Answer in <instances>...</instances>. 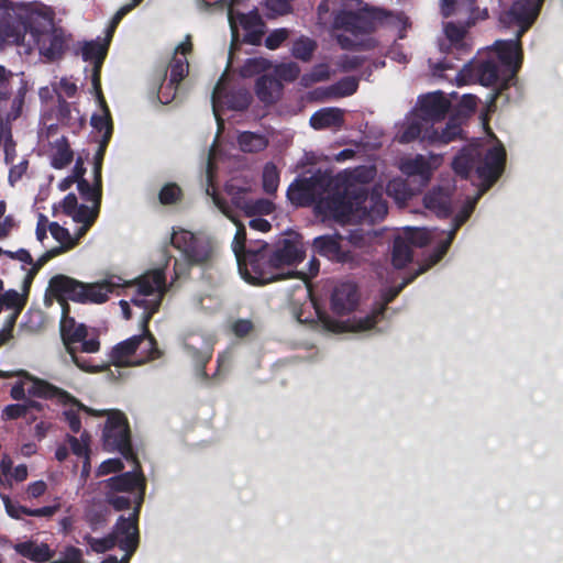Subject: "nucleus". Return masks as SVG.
Listing matches in <instances>:
<instances>
[{
	"instance_id": "nucleus-63",
	"label": "nucleus",
	"mask_w": 563,
	"mask_h": 563,
	"mask_svg": "<svg viewBox=\"0 0 563 563\" xmlns=\"http://www.w3.org/2000/svg\"><path fill=\"white\" fill-rule=\"evenodd\" d=\"M124 468V465L121 460L119 459H110L108 461H104L98 468V476H104L110 473H117Z\"/></svg>"
},
{
	"instance_id": "nucleus-46",
	"label": "nucleus",
	"mask_w": 563,
	"mask_h": 563,
	"mask_svg": "<svg viewBox=\"0 0 563 563\" xmlns=\"http://www.w3.org/2000/svg\"><path fill=\"white\" fill-rule=\"evenodd\" d=\"M389 32L396 31L397 38L402 40L406 37V32L411 27L409 18L404 12L389 11Z\"/></svg>"
},
{
	"instance_id": "nucleus-19",
	"label": "nucleus",
	"mask_w": 563,
	"mask_h": 563,
	"mask_svg": "<svg viewBox=\"0 0 563 563\" xmlns=\"http://www.w3.org/2000/svg\"><path fill=\"white\" fill-rule=\"evenodd\" d=\"M139 516L134 517V511L129 518L121 516L111 534L115 536V542L121 550L125 551V559L129 560L139 544Z\"/></svg>"
},
{
	"instance_id": "nucleus-8",
	"label": "nucleus",
	"mask_w": 563,
	"mask_h": 563,
	"mask_svg": "<svg viewBox=\"0 0 563 563\" xmlns=\"http://www.w3.org/2000/svg\"><path fill=\"white\" fill-rule=\"evenodd\" d=\"M106 503L117 511L133 506L134 517L140 514L145 494V478L142 472H125L100 483Z\"/></svg>"
},
{
	"instance_id": "nucleus-33",
	"label": "nucleus",
	"mask_w": 563,
	"mask_h": 563,
	"mask_svg": "<svg viewBox=\"0 0 563 563\" xmlns=\"http://www.w3.org/2000/svg\"><path fill=\"white\" fill-rule=\"evenodd\" d=\"M133 336L117 344L110 354V358L113 365L118 367L122 366H135L134 361H136V350L134 347Z\"/></svg>"
},
{
	"instance_id": "nucleus-24",
	"label": "nucleus",
	"mask_w": 563,
	"mask_h": 563,
	"mask_svg": "<svg viewBox=\"0 0 563 563\" xmlns=\"http://www.w3.org/2000/svg\"><path fill=\"white\" fill-rule=\"evenodd\" d=\"M423 206L438 218H449L453 211L452 190L449 187H433L424 195Z\"/></svg>"
},
{
	"instance_id": "nucleus-7",
	"label": "nucleus",
	"mask_w": 563,
	"mask_h": 563,
	"mask_svg": "<svg viewBox=\"0 0 563 563\" xmlns=\"http://www.w3.org/2000/svg\"><path fill=\"white\" fill-rule=\"evenodd\" d=\"M102 157L99 152L96 155L95 162V183L90 185L85 178V168L82 161L78 159L74 168V178L77 180L78 191L82 199L91 201L92 206L79 205L77 197L74 194L67 195L63 202L62 209L64 213L71 217L77 223H81V230L79 234H86L88 229L92 225L98 217L100 202H101V165Z\"/></svg>"
},
{
	"instance_id": "nucleus-30",
	"label": "nucleus",
	"mask_w": 563,
	"mask_h": 563,
	"mask_svg": "<svg viewBox=\"0 0 563 563\" xmlns=\"http://www.w3.org/2000/svg\"><path fill=\"white\" fill-rule=\"evenodd\" d=\"M344 123V111L339 108H323L310 118V125L314 130H339Z\"/></svg>"
},
{
	"instance_id": "nucleus-43",
	"label": "nucleus",
	"mask_w": 563,
	"mask_h": 563,
	"mask_svg": "<svg viewBox=\"0 0 563 563\" xmlns=\"http://www.w3.org/2000/svg\"><path fill=\"white\" fill-rule=\"evenodd\" d=\"M25 301L26 298L15 290H9L3 295H0V302H2V307L5 306L7 308L14 310L10 320H16V317L24 307Z\"/></svg>"
},
{
	"instance_id": "nucleus-61",
	"label": "nucleus",
	"mask_w": 563,
	"mask_h": 563,
	"mask_svg": "<svg viewBox=\"0 0 563 563\" xmlns=\"http://www.w3.org/2000/svg\"><path fill=\"white\" fill-rule=\"evenodd\" d=\"M57 563H84L82 552L80 549L73 545L66 547L60 552V558L56 560Z\"/></svg>"
},
{
	"instance_id": "nucleus-5",
	"label": "nucleus",
	"mask_w": 563,
	"mask_h": 563,
	"mask_svg": "<svg viewBox=\"0 0 563 563\" xmlns=\"http://www.w3.org/2000/svg\"><path fill=\"white\" fill-rule=\"evenodd\" d=\"M166 290L164 271L154 269L141 276L136 287V295L131 297V302L144 310L142 317L143 334L133 336V341H136L134 343L136 350L134 365H143L161 356V351L156 346V340L148 331V322L152 316L159 309Z\"/></svg>"
},
{
	"instance_id": "nucleus-17",
	"label": "nucleus",
	"mask_w": 563,
	"mask_h": 563,
	"mask_svg": "<svg viewBox=\"0 0 563 563\" xmlns=\"http://www.w3.org/2000/svg\"><path fill=\"white\" fill-rule=\"evenodd\" d=\"M450 101L441 91L428 93L418 101L415 113L427 124L434 128L437 122L442 121L450 109Z\"/></svg>"
},
{
	"instance_id": "nucleus-3",
	"label": "nucleus",
	"mask_w": 563,
	"mask_h": 563,
	"mask_svg": "<svg viewBox=\"0 0 563 563\" xmlns=\"http://www.w3.org/2000/svg\"><path fill=\"white\" fill-rule=\"evenodd\" d=\"M291 200L301 201L308 198L317 201L318 209L339 222L351 221L365 198V192L352 190L336 179H321L317 183L303 181L291 185L288 189Z\"/></svg>"
},
{
	"instance_id": "nucleus-22",
	"label": "nucleus",
	"mask_w": 563,
	"mask_h": 563,
	"mask_svg": "<svg viewBox=\"0 0 563 563\" xmlns=\"http://www.w3.org/2000/svg\"><path fill=\"white\" fill-rule=\"evenodd\" d=\"M229 21L233 32L235 31L238 23L245 30V42L253 45L260 44L262 35L264 34V23L256 11H251L249 13H234L231 11L229 14Z\"/></svg>"
},
{
	"instance_id": "nucleus-16",
	"label": "nucleus",
	"mask_w": 563,
	"mask_h": 563,
	"mask_svg": "<svg viewBox=\"0 0 563 563\" xmlns=\"http://www.w3.org/2000/svg\"><path fill=\"white\" fill-rule=\"evenodd\" d=\"M437 129L427 124L415 112L406 117L405 121L398 126L395 141L401 144H408L416 140L421 143L430 144V140L435 137Z\"/></svg>"
},
{
	"instance_id": "nucleus-59",
	"label": "nucleus",
	"mask_w": 563,
	"mask_h": 563,
	"mask_svg": "<svg viewBox=\"0 0 563 563\" xmlns=\"http://www.w3.org/2000/svg\"><path fill=\"white\" fill-rule=\"evenodd\" d=\"M89 441H90V437L86 431H84L80 434L79 439L75 438L73 435L68 437V442L70 444L71 451L77 456L87 455Z\"/></svg>"
},
{
	"instance_id": "nucleus-60",
	"label": "nucleus",
	"mask_w": 563,
	"mask_h": 563,
	"mask_svg": "<svg viewBox=\"0 0 563 563\" xmlns=\"http://www.w3.org/2000/svg\"><path fill=\"white\" fill-rule=\"evenodd\" d=\"M330 78V68L325 64L316 66L308 75L303 77L307 84H314L328 80Z\"/></svg>"
},
{
	"instance_id": "nucleus-28",
	"label": "nucleus",
	"mask_w": 563,
	"mask_h": 563,
	"mask_svg": "<svg viewBox=\"0 0 563 563\" xmlns=\"http://www.w3.org/2000/svg\"><path fill=\"white\" fill-rule=\"evenodd\" d=\"M283 92V84L272 74H264L257 78L255 93L257 98L266 106L276 103Z\"/></svg>"
},
{
	"instance_id": "nucleus-52",
	"label": "nucleus",
	"mask_w": 563,
	"mask_h": 563,
	"mask_svg": "<svg viewBox=\"0 0 563 563\" xmlns=\"http://www.w3.org/2000/svg\"><path fill=\"white\" fill-rule=\"evenodd\" d=\"M84 540L89 544L90 549L97 553H103L117 545L115 536H112L111 533L101 539L86 534Z\"/></svg>"
},
{
	"instance_id": "nucleus-23",
	"label": "nucleus",
	"mask_w": 563,
	"mask_h": 563,
	"mask_svg": "<svg viewBox=\"0 0 563 563\" xmlns=\"http://www.w3.org/2000/svg\"><path fill=\"white\" fill-rule=\"evenodd\" d=\"M358 303V291L355 284L344 282L338 284L331 295V308L334 313L343 316L352 312Z\"/></svg>"
},
{
	"instance_id": "nucleus-42",
	"label": "nucleus",
	"mask_w": 563,
	"mask_h": 563,
	"mask_svg": "<svg viewBox=\"0 0 563 563\" xmlns=\"http://www.w3.org/2000/svg\"><path fill=\"white\" fill-rule=\"evenodd\" d=\"M358 86L355 77H344L327 90V96L331 98H342L353 95Z\"/></svg>"
},
{
	"instance_id": "nucleus-1",
	"label": "nucleus",
	"mask_w": 563,
	"mask_h": 563,
	"mask_svg": "<svg viewBox=\"0 0 563 563\" xmlns=\"http://www.w3.org/2000/svg\"><path fill=\"white\" fill-rule=\"evenodd\" d=\"M52 9L42 4H26L0 0V43L22 47L24 54L37 51L46 62L60 58L68 36L57 25Z\"/></svg>"
},
{
	"instance_id": "nucleus-54",
	"label": "nucleus",
	"mask_w": 563,
	"mask_h": 563,
	"mask_svg": "<svg viewBox=\"0 0 563 563\" xmlns=\"http://www.w3.org/2000/svg\"><path fill=\"white\" fill-rule=\"evenodd\" d=\"M73 161V152L66 143H58L52 157L55 168H64Z\"/></svg>"
},
{
	"instance_id": "nucleus-62",
	"label": "nucleus",
	"mask_w": 563,
	"mask_h": 563,
	"mask_svg": "<svg viewBox=\"0 0 563 563\" xmlns=\"http://www.w3.org/2000/svg\"><path fill=\"white\" fill-rule=\"evenodd\" d=\"M289 36L287 29H278L273 31L265 40V45L269 49H276Z\"/></svg>"
},
{
	"instance_id": "nucleus-49",
	"label": "nucleus",
	"mask_w": 563,
	"mask_h": 563,
	"mask_svg": "<svg viewBox=\"0 0 563 563\" xmlns=\"http://www.w3.org/2000/svg\"><path fill=\"white\" fill-rule=\"evenodd\" d=\"M316 47L317 44L314 41L308 37H301L294 43L292 55L298 59L308 62L311 58Z\"/></svg>"
},
{
	"instance_id": "nucleus-47",
	"label": "nucleus",
	"mask_w": 563,
	"mask_h": 563,
	"mask_svg": "<svg viewBox=\"0 0 563 563\" xmlns=\"http://www.w3.org/2000/svg\"><path fill=\"white\" fill-rule=\"evenodd\" d=\"M387 305V298L383 297L379 308L375 310L371 316L361 318L354 321V330L363 331L372 329L378 321L384 319V311Z\"/></svg>"
},
{
	"instance_id": "nucleus-9",
	"label": "nucleus",
	"mask_w": 563,
	"mask_h": 563,
	"mask_svg": "<svg viewBox=\"0 0 563 563\" xmlns=\"http://www.w3.org/2000/svg\"><path fill=\"white\" fill-rule=\"evenodd\" d=\"M63 341L73 362L84 371H99L78 353H96L100 349V342L96 334L90 333L85 324H76L71 318L64 317L60 325Z\"/></svg>"
},
{
	"instance_id": "nucleus-48",
	"label": "nucleus",
	"mask_w": 563,
	"mask_h": 563,
	"mask_svg": "<svg viewBox=\"0 0 563 563\" xmlns=\"http://www.w3.org/2000/svg\"><path fill=\"white\" fill-rule=\"evenodd\" d=\"M279 173L273 163H267L263 169V188L266 194L273 195L277 191Z\"/></svg>"
},
{
	"instance_id": "nucleus-27",
	"label": "nucleus",
	"mask_w": 563,
	"mask_h": 563,
	"mask_svg": "<svg viewBox=\"0 0 563 563\" xmlns=\"http://www.w3.org/2000/svg\"><path fill=\"white\" fill-rule=\"evenodd\" d=\"M213 201L214 203L219 207V209L225 214L228 216L230 219H232V221L238 225V231L235 233V236H234V240H233V243H232V247H233V251H234V254L236 256V260H238V264H239V269H240V273L242 274V266H244L243 264L246 262L249 255L251 252H257V250H253V249H247L245 247V243H246V232H245V228L244 225H242L241 223H239L229 212V208L217 197V196H213Z\"/></svg>"
},
{
	"instance_id": "nucleus-39",
	"label": "nucleus",
	"mask_w": 563,
	"mask_h": 563,
	"mask_svg": "<svg viewBox=\"0 0 563 563\" xmlns=\"http://www.w3.org/2000/svg\"><path fill=\"white\" fill-rule=\"evenodd\" d=\"M92 126L102 133V139L100 141L99 153L103 155L107 143L109 142L112 134V122L110 118L109 110L107 107L103 108V113L100 115H92L91 118Z\"/></svg>"
},
{
	"instance_id": "nucleus-36",
	"label": "nucleus",
	"mask_w": 563,
	"mask_h": 563,
	"mask_svg": "<svg viewBox=\"0 0 563 563\" xmlns=\"http://www.w3.org/2000/svg\"><path fill=\"white\" fill-rule=\"evenodd\" d=\"M0 147L4 153V161L7 164H13L16 158V143L12 136L11 126L4 122L0 114Z\"/></svg>"
},
{
	"instance_id": "nucleus-31",
	"label": "nucleus",
	"mask_w": 563,
	"mask_h": 563,
	"mask_svg": "<svg viewBox=\"0 0 563 563\" xmlns=\"http://www.w3.org/2000/svg\"><path fill=\"white\" fill-rule=\"evenodd\" d=\"M107 53V45L101 42H89L82 47V57L92 63V84L96 89L100 86V68Z\"/></svg>"
},
{
	"instance_id": "nucleus-29",
	"label": "nucleus",
	"mask_w": 563,
	"mask_h": 563,
	"mask_svg": "<svg viewBox=\"0 0 563 563\" xmlns=\"http://www.w3.org/2000/svg\"><path fill=\"white\" fill-rule=\"evenodd\" d=\"M213 338L197 333L188 334L185 338V346L202 366L211 358L213 350Z\"/></svg>"
},
{
	"instance_id": "nucleus-56",
	"label": "nucleus",
	"mask_w": 563,
	"mask_h": 563,
	"mask_svg": "<svg viewBox=\"0 0 563 563\" xmlns=\"http://www.w3.org/2000/svg\"><path fill=\"white\" fill-rule=\"evenodd\" d=\"M404 239L408 242V244L411 247H423L430 241L429 234L423 229H407L404 232Z\"/></svg>"
},
{
	"instance_id": "nucleus-21",
	"label": "nucleus",
	"mask_w": 563,
	"mask_h": 563,
	"mask_svg": "<svg viewBox=\"0 0 563 563\" xmlns=\"http://www.w3.org/2000/svg\"><path fill=\"white\" fill-rule=\"evenodd\" d=\"M27 394L36 397L56 399L57 401L67 405L73 404L79 409L85 410L89 413L98 415L92 409L80 404L76 398L69 395L67 391L45 382L42 379L31 378V384L27 387Z\"/></svg>"
},
{
	"instance_id": "nucleus-41",
	"label": "nucleus",
	"mask_w": 563,
	"mask_h": 563,
	"mask_svg": "<svg viewBox=\"0 0 563 563\" xmlns=\"http://www.w3.org/2000/svg\"><path fill=\"white\" fill-rule=\"evenodd\" d=\"M462 128L460 122L455 118H451L445 128L439 132L437 130V135L432 140H430V144H441L446 145L457 139L461 137Z\"/></svg>"
},
{
	"instance_id": "nucleus-44",
	"label": "nucleus",
	"mask_w": 563,
	"mask_h": 563,
	"mask_svg": "<svg viewBox=\"0 0 563 563\" xmlns=\"http://www.w3.org/2000/svg\"><path fill=\"white\" fill-rule=\"evenodd\" d=\"M272 69V64L269 60L263 57H254L247 59L244 65L241 67L240 74L243 77H253L263 71H267Z\"/></svg>"
},
{
	"instance_id": "nucleus-4",
	"label": "nucleus",
	"mask_w": 563,
	"mask_h": 563,
	"mask_svg": "<svg viewBox=\"0 0 563 563\" xmlns=\"http://www.w3.org/2000/svg\"><path fill=\"white\" fill-rule=\"evenodd\" d=\"M545 0H516L508 9L500 11L499 22L504 27L516 29V37L497 41L493 57L506 70L508 78L515 79L521 68L523 53L521 37L537 20Z\"/></svg>"
},
{
	"instance_id": "nucleus-50",
	"label": "nucleus",
	"mask_w": 563,
	"mask_h": 563,
	"mask_svg": "<svg viewBox=\"0 0 563 563\" xmlns=\"http://www.w3.org/2000/svg\"><path fill=\"white\" fill-rule=\"evenodd\" d=\"M170 82L178 85L188 74V63L185 56L175 55L169 65Z\"/></svg>"
},
{
	"instance_id": "nucleus-53",
	"label": "nucleus",
	"mask_w": 563,
	"mask_h": 563,
	"mask_svg": "<svg viewBox=\"0 0 563 563\" xmlns=\"http://www.w3.org/2000/svg\"><path fill=\"white\" fill-rule=\"evenodd\" d=\"M19 80L15 75L0 66V101L7 99L12 93L14 84Z\"/></svg>"
},
{
	"instance_id": "nucleus-12",
	"label": "nucleus",
	"mask_w": 563,
	"mask_h": 563,
	"mask_svg": "<svg viewBox=\"0 0 563 563\" xmlns=\"http://www.w3.org/2000/svg\"><path fill=\"white\" fill-rule=\"evenodd\" d=\"M385 13L374 9L363 8L358 12L342 11L333 22L335 30H344L354 36L372 33L382 25Z\"/></svg>"
},
{
	"instance_id": "nucleus-13",
	"label": "nucleus",
	"mask_w": 563,
	"mask_h": 563,
	"mask_svg": "<svg viewBox=\"0 0 563 563\" xmlns=\"http://www.w3.org/2000/svg\"><path fill=\"white\" fill-rule=\"evenodd\" d=\"M103 445L108 451H119L126 460L136 462L131 446L128 421L119 411L108 413L103 430Z\"/></svg>"
},
{
	"instance_id": "nucleus-55",
	"label": "nucleus",
	"mask_w": 563,
	"mask_h": 563,
	"mask_svg": "<svg viewBox=\"0 0 563 563\" xmlns=\"http://www.w3.org/2000/svg\"><path fill=\"white\" fill-rule=\"evenodd\" d=\"M180 197L181 189L174 183L165 185L158 194L162 205H174L180 200Z\"/></svg>"
},
{
	"instance_id": "nucleus-45",
	"label": "nucleus",
	"mask_w": 563,
	"mask_h": 563,
	"mask_svg": "<svg viewBox=\"0 0 563 563\" xmlns=\"http://www.w3.org/2000/svg\"><path fill=\"white\" fill-rule=\"evenodd\" d=\"M41 404L34 400H29L24 404L9 405L3 409V415L7 419H18L26 417L32 410H40Z\"/></svg>"
},
{
	"instance_id": "nucleus-40",
	"label": "nucleus",
	"mask_w": 563,
	"mask_h": 563,
	"mask_svg": "<svg viewBox=\"0 0 563 563\" xmlns=\"http://www.w3.org/2000/svg\"><path fill=\"white\" fill-rule=\"evenodd\" d=\"M26 90V84L20 79L16 92L11 100L10 109L5 112V115L2 117L4 122H7L10 126L11 122L15 121L22 114Z\"/></svg>"
},
{
	"instance_id": "nucleus-34",
	"label": "nucleus",
	"mask_w": 563,
	"mask_h": 563,
	"mask_svg": "<svg viewBox=\"0 0 563 563\" xmlns=\"http://www.w3.org/2000/svg\"><path fill=\"white\" fill-rule=\"evenodd\" d=\"M389 197H391L399 209L407 207L408 201L416 196L408 180L394 179L389 180Z\"/></svg>"
},
{
	"instance_id": "nucleus-37",
	"label": "nucleus",
	"mask_w": 563,
	"mask_h": 563,
	"mask_svg": "<svg viewBox=\"0 0 563 563\" xmlns=\"http://www.w3.org/2000/svg\"><path fill=\"white\" fill-rule=\"evenodd\" d=\"M48 230L52 236L60 244L55 249H63V253L73 249L78 240L85 234H79L81 227L76 232L75 236H71L67 229L60 227L57 222H51L48 224Z\"/></svg>"
},
{
	"instance_id": "nucleus-14",
	"label": "nucleus",
	"mask_w": 563,
	"mask_h": 563,
	"mask_svg": "<svg viewBox=\"0 0 563 563\" xmlns=\"http://www.w3.org/2000/svg\"><path fill=\"white\" fill-rule=\"evenodd\" d=\"M288 301L292 307L294 314L298 319V321L303 322L307 320V318H303V309L306 307H312L316 310V313L318 314L320 321L322 322L323 327L329 331H340L341 324L340 322L333 320L329 316L321 313L316 302L312 299L311 290L309 288V285L307 283V277L305 276L301 278L288 292Z\"/></svg>"
},
{
	"instance_id": "nucleus-26",
	"label": "nucleus",
	"mask_w": 563,
	"mask_h": 563,
	"mask_svg": "<svg viewBox=\"0 0 563 563\" xmlns=\"http://www.w3.org/2000/svg\"><path fill=\"white\" fill-rule=\"evenodd\" d=\"M399 169L408 178L418 177L420 186H426L432 177V167L429 161L421 154L415 157L401 158Z\"/></svg>"
},
{
	"instance_id": "nucleus-18",
	"label": "nucleus",
	"mask_w": 563,
	"mask_h": 563,
	"mask_svg": "<svg viewBox=\"0 0 563 563\" xmlns=\"http://www.w3.org/2000/svg\"><path fill=\"white\" fill-rule=\"evenodd\" d=\"M141 277H139L135 283H123L121 277L112 276L100 283L84 284L85 294L81 296L82 298L79 299V302L102 303L108 300L110 292L122 286L133 289L132 297H134L136 295V287Z\"/></svg>"
},
{
	"instance_id": "nucleus-32",
	"label": "nucleus",
	"mask_w": 563,
	"mask_h": 563,
	"mask_svg": "<svg viewBox=\"0 0 563 563\" xmlns=\"http://www.w3.org/2000/svg\"><path fill=\"white\" fill-rule=\"evenodd\" d=\"M14 550L22 556L36 563L47 562L54 556V551L46 543L34 541L18 543L14 545Z\"/></svg>"
},
{
	"instance_id": "nucleus-6",
	"label": "nucleus",
	"mask_w": 563,
	"mask_h": 563,
	"mask_svg": "<svg viewBox=\"0 0 563 563\" xmlns=\"http://www.w3.org/2000/svg\"><path fill=\"white\" fill-rule=\"evenodd\" d=\"M506 165V150L496 145L484 152L478 144L463 147L452 162L456 175L468 179L475 172L479 179V195L485 194L503 175Z\"/></svg>"
},
{
	"instance_id": "nucleus-10",
	"label": "nucleus",
	"mask_w": 563,
	"mask_h": 563,
	"mask_svg": "<svg viewBox=\"0 0 563 563\" xmlns=\"http://www.w3.org/2000/svg\"><path fill=\"white\" fill-rule=\"evenodd\" d=\"M463 78L478 81L481 85L489 87L499 84V89L490 93V103H495L500 91L507 89L512 78H508L506 70L495 60L489 53L486 57H478L464 65L461 70Z\"/></svg>"
},
{
	"instance_id": "nucleus-38",
	"label": "nucleus",
	"mask_w": 563,
	"mask_h": 563,
	"mask_svg": "<svg viewBox=\"0 0 563 563\" xmlns=\"http://www.w3.org/2000/svg\"><path fill=\"white\" fill-rule=\"evenodd\" d=\"M412 261V249L408 242L397 236L394 240L391 264L395 268L400 269Z\"/></svg>"
},
{
	"instance_id": "nucleus-20",
	"label": "nucleus",
	"mask_w": 563,
	"mask_h": 563,
	"mask_svg": "<svg viewBox=\"0 0 563 563\" xmlns=\"http://www.w3.org/2000/svg\"><path fill=\"white\" fill-rule=\"evenodd\" d=\"M174 247L181 251L186 258L192 263H203L209 257V250L191 232L175 231L170 239Z\"/></svg>"
},
{
	"instance_id": "nucleus-11",
	"label": "nucleus",
	"mask_w": 563,
	"mask_h": 563,
	"mask_svg": "<svg viewBox=\"0 0 563 563\" xmlns=\"http://www.w3.org/2000/svg\"><path fill=\"white\" fill-rule=\"evenodd\" d=\"M475 23L468 20L465 25H459L454 22H446L443 26L445 41L440 43V51L445 54L444 58L432 66L433 76H443V71L455 69L451 55L455 59L471 52V45L467 42V29Z\"/></svg>"
},
{
	"instance_id": "nucleus-51",
	"label": "nucleus",
	"mask_w": 563,
	"mask_h": 563,
	"mask_svg": "<svg viewBox=\"0 0 563 563\" xmlns=\"http://www.w3.org/2000/svg\"><path fill=\"white\" fill-rule=\"evenodd\" d=\"M273 74L272 76L277 78L280 82L285 81H294L299 75V68L295 63H286L276 66H272Z\"/></svg>"
},
{
	"instance_id": "nucleus-64",
	"label": "nucleus",
	"mask_w": 563,
	"mask_h": 563,
	"mask_svg": "<svg viewBox=\"0 0 563 563\" xmlns=\"http://www.w3.org/2000/svg\"><path fill=\"white\" fill-rule=\"evenodd\" d=\"M29 162L26 159L20 161L16 165H13L10 168L9 173V181L11 185H14L16 181H19L22 176L25 174L27 169Z\"/></svg>"
},
{
	"instance_id": "nucleus-25",
	"label": "nucleus",
	"mask_w": 563,
	"mask_h": 563,
	"mask_svg": "<svg viewBox=\"0 0 563 563\" xmlns=\"http://www.w3.org/2000/svg\"><path fill=\"white\" fill-rule=\"evenodd\" d=\"M49 290L59 300L70 299L79 301L85 294L84 283L65 275L54 276L49 280Z\"/></svg>"
},
{
	"instance_id": "nucleus-15",
	"label": "nucleus",
	"mask_w": 563,
	"mask_h": 563,
	"mask_svg": "<svg viewBox=\"0 0 563 563\" xmlns=\"http://www.w3.org/2000/svg\"><path fill=\"white\" fill-rule=\"evenodd\" d=\"M454 232L448 238L446 241L441 242L437 249L428 256L426 262L419 266L413 273H406L401 277V283L396 284L398 276L393 272H389V303L399 295V292L410 283H412L419 275L426 273L437 263H439L446 254L450 244L452 242Z\"/></svg>"
},
{
	"instance_id": "nucleus-35",
	"label": "nucleus",
	"mask_w": 563,
	"mask_h": 563,
	"mask_svg": "<svg viewBox=\"0 0 563 563\" xmlns=\"http://www.w3.org/2000/svg\"><path fill=\"white\" fill-rule=\"evenodd\" d=\"M238 144L244 153H258L268 146V140L265 135L245 131L240 133Z\"/></svg>"
},
{
	"instance_id": "nucleus-57",
	"label": "nucleus",
	"mask_w": 563,
	"mask_h": 563,
	"mask_svg": "<svg viewBox=\"0 0 563 563\" xmlns=\"http://www.w3.org/2000/svg\"><path fill=\"white\" fill-rule=\"evenodd\" d=\"M313 245L320 253L325 255H336L340 251L339 242L332 236L316 238Z\"/></svg>"
},
{
	"instance_id": "nucleus-58",
	"label": "nucleus",
	"mask_w": 563,
	"mask_h": 563,
	"mask_svg": "<svg viewBox=\"0 0 563 563\" xmlns=\"http://www.w3.org/2000/svg\"><path fill=\"white\" fill-rule=\"evenodd\" d=\"M63 253V249H49L47 250L35 263L32 262V268L25 279V284H29L33 276L53 257Z\"/></svg>"
},
{
	"instance_id": "nucleus-2",
	"label": "nucleus",
	"mask_w": 563,
	"mask_h": 563,
	"mask_svg": "<svg viewBox=\"0 0 563 563\" xmlns=\"http://www.w3.org/2000/svg\"><path fill=\"white\" fill-rule=\"evenodd\" d=\"M305 246L301 238L290 234L279 240L274 246L267 244L251 252L242 266V276L254 285L267 284L292 276V267L305 258Z\"/></svg>"
}]
</instances>
